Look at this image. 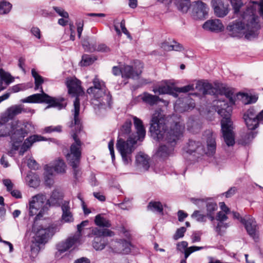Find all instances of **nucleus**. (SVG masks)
<instances>
[{"label": "nucleus", "mask_w": 263, "mask_h": 263, "mask_svg": "<svg viewBox=\"0 0 263 263\" xmlns=\"http://www.w3.org/2000/svg\"><path fill=\"white\" fill-rule=\"evenodd\" d=\"M59 231V228L53 224L49 226L34 225L33 227V231L34 233V240L39 245L45 243L56 232Z\"/></svg>", "instance_id": "9d476101"}, {"label": "nucleus", "mask_w": 263, "mask_h": 263, "mask_svg": "<svg viewBox=\"0 0 263 263\" xmlns=\"http://www.w3.org/2000/svg\"><path fill=\"white\" fill-rule=\"evenodd\" d=\"M53 166H50L46 165L45 167L44 179L47 185H51L53 184V181L52 179L53 175Z\"/></svg>", "instance_id": "e433bc0d"}, {"label": "nucleus", "mask_w": 263, "mask_h": 263, "mask_svg": "<svg viewBox=\"0 0 263 263\" xmlns=\"http://www.w3.org/2000/svg\"><path fill=\"white\" fill-rule=\"evenodd\" d=\"M47 198L43 194L33 196L29 200V214L31 216L36 215L35 219H39L47 210Z\"/></svg>", "instance_id": "1a4fd4ad"}, {"label": "nucleus", "mask_w": 263, "mask_h": 263, "mask_svg": "<svg viewBox=\"0 0 263 263\" xmlns=\"http://www.w3.org/2000/svg\"><path fill=\"white\" fill-rule=\"evenodd\" d=\"M31 32L32 35L35 36L37 39H41V31L40 29L38 27H32L31 29Z\"/></svg>", "instance_id": "680f3d73"}, {"label": "nucleus", "mask_w": 263, "mask_h": 263, "mask_svg": "<svg viewBox=\"0 0 263 263\" xmlns=\"http://www.w3.org/2000/svg\"><path fill=\"white\" fill-rule=\"evenodd\" d=\"M201 234L199 232H194L192 235L193 242H199L200 241Z\"/></svg>", "instance_id": "338daca9"}, {"label": "nucleus", "mask_w": 263, "mask_h": 263, "mask_svg": "<svg viewBox=\"0 0 263 263\" xmlns=\"http://www.w3.org/2000/svg\"><path fill=\"white\" fill-rule=\"evenodd\" d=\"M247 3V0H231V4L235 13L239 12L241 7Z\"/></svg>", "instance_id": "c03bdc74"}, {"label": "nucleus", "mask_w": 263, "mask_h": 263, "mask_svg": "<svg viewBox=\"0 0 263 263\" xmlns=\"http://www.w3.org/2000/svg\"><path fill=\"white\" fill-rule=\"evenodd\" d=\"M196 89L199 90L203 95L215 94L216 91L212 85L209 83H201L198 82L196 84Z\"/></svg>", "instance_id": "bb28decb"}, {"label": "nucleus", "mask_w": 263, "mask_h": 263, "mask_svg": "<svg viewBox=\"0 0 263 263\" xmlns=\"http://www.w3.org/2000/svg\"><path fill=\"white\" fill-rule=\"evenodd\" d=\"M205 135L207 137V151L203 153L209 156H212L216 152L215 135L211 130H208L205 132Z\"/></svg>", "instance_id": "dca6fc26"}, {"label": "nucleus", "mask_w": 263, "mask_h": 263, "mask_svg": "<svg viewBox=\"0 0 263 263\" xmlns=\"http://www.w3.org/2000/svg\"><path fill=\"white\" fill-rule=\"evenodd\" d=\"M186 152L190 154L197 152L199 154H202L204 152V150L202 144L200 142L190 140L188 143V148L186 149Z\"/></svg>", "instance_id": "a878e982"}, {"label": "nucleus", "mask_w": 263, "mask_h": 263, "mask_svg": "<svg viewBox=\"0 0 263 263\" xmlns=\"http://www.w3.org/2000/svg\"><path fill=\"white\" fill-rule=\"evenodd\" d=\"M149 158L147 155L142 153H139L136 156V162L138 167L143 168L144 171H147L149 167Z\"/></svg>", "instance_id": "b1692460"}, {"label": "nucleus", "mask_w": 263, "mask_h": 263, "mask_svg": "<svg viewBox=\"0 0 263 263\" xmlns=\"http://www.w3.org/2000/svg\"><path fill=\"white\" fill-rule=\"evenodd\" d=\"M83 22H79L77 23V32H78V36L79 38L81 37L82 32L83 31Z\"/></svg>", "instance_id": "69168bd1"}, {"label": "nucleus", "mask_w": 263, "mask_h": 263, "mask_svg": "<svg viewBox=\"0 0 263 263\" xmlns=\"http://www.w3.org/2000/svg\"><path fill=\"white\" fill-rule=\"evenodd\" d=\"M3 182L8 191L10 192L12 190L13 184L10 179H4Z\"/></svg>", "instance_id": "e2e57ef3"}, {"label": "nucleus", "mask_w": 263, "mask_h": 263, "mask_svg": "<svg viewBox=\"0 0 263 263\" xmlns=\"http://www.w3.org/2000/svg\"><path fill=\"white\" fill-rule=\"evenodd\" d=\"M53 8L60 16L64 18H68L69 17L68 12L65 11L63 8L59 7H53Z\"/></svg>", "instance_id": "8fccbe9b"}, {"label": "nucleus", "mask_w": 263, "mask_h": 263, "mask_svg": "<svg viewBox=\"0 0 263 263\" xmlns=\"http://www.w3.org/2000/svg\"><path fill=\"white\" fill-rule=\"evenodd\" d=\"M249 3H254L257 4L256 9L257 7H259V13L260 16L263 18V0H260L259 3L256 2H250Z\"/></svg>", "instance_id": "0e129e2a"}, {"label": "nucleus", "mask_w": 263, "mask_h": 263, "mask_svg": "<svg viewBox=\"0 0 263 263\" xmlns=\"http://www.w3.org/2000/svg\"><path fill=\"white\" fill-rule=\"evenodd\" d=\"M120 27H121L122 32L124 34H125V35H126L128 39H132V37L129 32H128V31L125 27V21L124 20H122L121 21V22H120Z\"/></svg>", "instance_id": "6e6d98bb"}, {"label": "nucleus", "mask_w": 263, "mask_h": 263, "mask_svg": "<svg viewBox=\"0 0 263 263\" xmlns=\"http://www.w3.org/2000/svg\"><path fill=\"white\" fill-rule=\"evenodd\" d=\"M191 201L196 204L199 208H202L206 205V202L209 200V199H200V198H191Z\"/></svg>", "instance_id": "de8ad7c7"}, {"label": "nucleus", "mask_w": 263, "mask_h": 263, "mask_svg": "<svg viewBox=\"0 0 263 263\" xmlns=\"http://www.w3.org/2000/svg\"><path fill=\"white\" fill-rule=\"evenodd\" d=\"M68 92L73 95L79 94L82 91L81 82L77 79H71L67 81Z\"/></svg>", "instance_id": "4be33fe9"}, {"label": "nucleus", "mask_w": 263, "mask_h": 263, "mask_svg": "<svg viewBox=\"0 0 263 263\" xmlns=\"http://www.w3.org/2000/svg\"><path fill=\"white\" fill-rule=\"evenodd\" d=\"M74 109L73 110V120L69 125L71 128V135L74 140L70 148V152L66 157L69 164L72 166L73 171V176L78 180L81 176V171L79 167L82 154V143L78 137V134L81 130L82 124L79 118L80 114V100L78 97L75 98L73 102Z\"/></svg>", "instance_id": "20e7f679"}, {"label": "nucleus", "mask_w": 263, "mask_h": 263, "mask_svg": "<svg viewBox=\"0 0 263 263\" xmlns=\"http://www.w3.org/2000/svg\"><path fill=\"white\" fill-rule=\"evenodd\" d=\"M23 112H26V111L22 105H12L8 108L1 115L2 119L5 122H8Z\"/></svg>", "instance_id": "f8f14e48"}, {"label": "nucleus", "mask_w": 263, "mask_h": 263, "mask_svg": "<svg viewBox=\"0 0 263 263\" xmlns=\"http://www.w3.org/2000/svg\"><path fill=\"white\" fill-rule=\"evenodd\" d=\"M205 206L207 217L209 218L211 221H213L215 219V212L218 209L216 203L209 199L206 202Z\"/></svg>", "instance_id": "c85d7f7f"}, {"label": "nucleus", "mask_w": 263, "mask_h": 263, "mask_svg": "<svg viewBox=\"0 0 263 263\" xmlns=\"http://www.w3.org/2000/svg\"><path fill=\"white\" fill-rule=\"evenodd\" d=\"M183 129L184 126L179 121H175L173 117L165 118L160 110H156L152 116L150 132L154 139L163 143L159 146L156 156L164 159L170 156Z\"/></svg>", "instance_id": "f257e3e1"}, {"label": "nucleus", "mask_w": 263, "mask_h": 263, "mask_svg": "<svg viewBox=\"0 0 263 263\" xmlns=\"http://www.w3.org/2000/svg\"><path fill=\"white\" fill-rule=\"evenodd\" d=\"M44 140H45L44 138L40 135H34L29 136L25 139L23 144L22 145L19 151V154L20 155H23L24 153L26 152L34 142Z\"/></svg>", "instance_id": "6ab92c4d"}, {"label": "nucleus", "mask_w": 263, "mask_h": 263, "mask_svg": "<svg viewBox=\"0 0 263 263\" xmlns=\"http://www.w3.org/2000/svg\"><path fill=\"white\" fill-rule=\"evenodd\" d=\"M93 86L87 90L88 95L93 98L92 104L99 107L108 105L110 106L111 96L106 87L105 83L96 77L92 81Z\"/></svg>", "instance_id": "6e6552de"}, {"label": "nucleus", "mask_w": 263, "mask_h": 263, "mask_svg": "<svg viewBox=\"0 0 263 263\" xmlns=\"http://www.w3.org/2000/svg\"><path fill=\"white\" fill-rule=\"evenodd\" d=\"M163 84L159 85V86L153 88V91L156 94L159 95L162 94H171L174 97H177V95L176 92H174L172 87L169 86L167 83L166 81L163 82Z\"/></svg>", "instance_id": "5701e85b"}, {"label": "nucleus", "mask_w": 263, "mask_h": 263, "mask_svg": "<svg viewBox=\"0 0 263 263\" xmlns=\"http://www.w3.org/2000/svg\"><path fill=\"white\" fill-rule=\"evenodd\" d=\"M143 66L140 64L138 69L134 70L133 67L125 65L122 67V77L125 79H136L139 77L142 72L141 69Z\"/></svg>", "instance_id": "f3484780"}, {"label": "nucleus", "mask_w": 263, "mask_h": 263, "mask_svg": "<svg viewBox=\"0 0 263 263\" xmlns=\"http://www.w3.org/2000/svg\"><path fill=\"white\" fill-rule=\"evenodd\" d=\"M192 217L195 218L197 221L205 222L206 220V214H203L200 211H195L192 215Z\"/></svg>", "instance_id": "49530a36"}, {"label": "nucleus", "mask_w": 263, "mask_h": 263, "mask_svg": "<svg viewBox=\"0 0 263 263\" xmlns=\"http://www.w3.org/2000/svg\"><path fill=\"white\" fill-rule=\"evenodd\" d=\"M203 249V247H196V246H192L186 249V250L185 251L184 255L185 258H187L189 255L192 253L193 252L197 251Z\"/></svg>", "instance_id": "3c124183"}, {"label": "nucleus", "mask_w": 263, "mask_h": 263, "mask_svg": "<svg viewBox=\"0 0 263 263\" xmlns=\"http://www.w3.org/2000/svg\"><path fill=\"white\" fill-rule=\"evenodd\" d=\"M259 123L263 124V110L258 114V118L250 120V125L248 123L246 124L249 129L254 130L258 127Z\"/></svg>", "instance_id": "c9c22d12"}, {"label": "nucleus", "mask_w": 263, "mask_h": 263, "mask_svg": "<svg viewBox=\"0 0 263 263\" xmlns=\"http://www.w3.org/2000/svg\"><path fill=\"white\" fill-rule=\"evenodd\" d=\"M61 209L62 211V221L66 223L73 222L74 219L70 211L69 202L65 201L61 205Z\"/></svg>", "instance_id": "412c9836"}, {"label": "nucleus", "mask_w": 263, "mask_h": 263, "mask_svg": "<svg viewBox=\"0 0 263 263\" xmlns=\"http://www.w3.org/2000/svg\"><path fill=\"white\" fill-rule=\"evenodd\" d=\"M258 117V114L256 115L255 110L253 108L249 109L243 115V119L246 123L249 125V122L251 119H253Z\"/></svg>", "instance_id": "37998d69"}, {"label": "nucleus", "mask_w": 263, "mask_h": 263, "mask_svg": "<svg viewBox=\"0 0 263 263\" xmlns=\"http://www.w3.org/2000/svg\"><path fill=\"white\" fill-rule=\"evenodd\" d=\"M8 122L3 121L0 118V137L9 136L12 145V149L9 154H12L13 151H17L23 142L24 138L34 130V126L30 122H25L16 120L11 123L10 126Z\"/></svg>", "instance_id": "39448f33"}, {"label": "nucleus", "mask_w": 263, "mask_h": 263, "mask_svg": "<svg viewBox=\"0 0 263 263\" xmlns=\"http://www.w3.org/2000/svg\"><path fill=\"white\" fill-rule=\"evenodd\" d=\"M188 243L185 241H182L177 244V249L181 253L185 252V251L187 249V248Z\"/></svg>", "instance_id": "5fc2aeb1"}, {"label": "nucleus", "mask_w": 263, "mask_h": 263, "mask_svg": "<svg viewBox=\"0 0 263 263\" xmlns=\"http://www.w3.org/2000/svg\"><path fill=\"white\" fill-rule=\"evenodd\" d=\"M80 235H76L72 237H70L66 239L65 241H61L57 245V250L60 251H63L64 253L72 246L77 244H80Z\"/></svg>", "instance_id": "ddd939ff"}, {"label": "nucleus", "mask_w": 263, "mask_h": 263, "mask_svg": "<svg viewBox=\"0 0 263 263\" xmlns=\"http://www.w3.org/2000/svg\"><path fill=\"white\" fill-rule=\"evenodd\" d=\"M175 4L178 10L182 13H186L191 6L190 0H176Z\"/></svg>", "instance_id": "72a5a7b5"}, {"label": "nucleus", "mask_w": 263, "mask_h": 263, "mask_svg": "<svg viewBox=\"0 0 263 263\" xmlns=\"http://www.w3.org/2000/svg\"><path fill=\"white\" fill-rule=\"evenodd\" d=\"M178 220L179 221H183L184 219L187 216V214L184 213L182 210H179L178 212Z\"/></svg>", "instance_id": "774afa93"}, {"label": "nucleus", "mask_w": 263, "mask_h": 263, "mask_svg": "<svg viewBox=\"0 0 263 263\" xmlns=\"http://www.w3.org/2000/svg\"><path fill=\"white\" fill-rule=\"evenodd\" d=\"M92 234L95 235V237H103L104 236H112L114 235V233L108 229H99L95 228L92 230Z\"/></svg>", "instance_id": "79ce46f5"}, {"label": "nucleus", "mask_w": 263, "mask_h": 263, "mask_svg": "<svg viewBox=\"0 0 263 263\" xmlns=\"http://www.w3.org/2000/svg\"><path fill=\"white\" fill-rule=\"evenodd\" d=\"M132 122L130 119H127L122 126L119 132V136H125L128 135L131 132Z\"/></svg>", "instance_id": "4c0bfd02"}, {"label": "nucleus", "mask_w": 263, "mask_h": 263, "mask_svg": "<svg viewBox=\"0 0 263 263\" xmlns=\"http://www.w3.org/2000/svg\"><path fill=\"white\" fill-rule=\"evenodd\" d=\"M219 94L220 98L213 101V105L217 113L222 117L221 130L224 141L227 146H232L235 141L234 126L230 118L232 105L235 104L236 100L241 101L244 104H248L256 102L257 98L244 93L235 95L231 90L226 88L220 90Z\"/></svg>", "instance_id": "f03ea898"}, {"label": "nucleus", "mask_w": 263, "mask_h": 263, "mask_svg": "<svg viewBox=\"0 0 263 263\" xmlns=\"http://www.w3.org/2000/svg\"><path fill=\"white\" fill-rule=\"evenodd\" d=\"M227 214H228L223 212L219 211L217 214L216 219L220 222L226 221L228 219V216H227Z\"/></svg>", "instance_id": "13d9d810"}, {"label": "nucleus", "mask_w": 263, "mask_h": 263, "mask_svg": "<svg viewBox=\"0 0 263 263\" xmlns=\"http://www.w3.org/2000/svg\"><path fill=\"white\" fill-rule=\"evenodd\" d=\"M12 7L11 4L7 2H1L0 3V14L8 13Z\"/></svg>", "instance_id": "a18cd8bd"}, {"label": "nucleus", "mask_w": 263, "mask_h": 263, "mask_svg": "<svg viewBox=\"0 0 263 263\" xmlns=\"http://www.w3.org/2000/svg\"><path fill=\"white\" fill-rule=\"evenodd\" d=\"M28 166L31 169L36 170L38 168V164L36 161L33 159H29L27 163Z\"/></svg>", "instance_id": "bf43d9fd"}, {"label": "nucleus", "mask_w": 263, "mask_h": 263, "mask_svg": "<svg viewBox=\"0 0 263 263\" xmlns=\"http://www.w3.org/2000/svg\"><path fill=\"white\" fill-rule=\"evenodd\" d=\"M202 28L207 31L219 32L224 30V26L219 19H212L206 21L202 25Z\"/></svg>", "instance_id": "4468645a"}, {"label": "nucleus", "mask_w": 263, "mask_h": 263, "mask_svg": "<svg viewBox=\"0 0 263 263\" xmlns=\"http://www.w3.org/2000/svg\"><path fill=\"white\" fill-rule=\"evenodd\" d=\"M53 167L57 173H64L66 171V165L62 159L58 158L54 161Z\"/></svg>", "instance_id": "a19ab883"}, {"label": "nucleus", "mask_w": 263, "mask_h": 263, "mask_svg": "<svg viewBox=\"0 0 263 263\" xmlns=\"http://www.w3.org/2000/svg\"><path fill=\"white\" fill-rule=\"evenodd\" d=\"M215 14L218 17H223L229 13V5L219 2L213 6Z\"/></svg>", "instance_id": "393cba45"}, {"label": "nucleus", "mask_w": 263, "mask_h": 263, "mask_svg": "<svg viewBox=\"0 0 263 263\" xmlns=\"http://www.w3.org/2000/svg\"><path fill=\"white\" fill-rule=\"evenodd\" d=\"M31 74L34 79L35 90H40L41 93H35L21 100L23 103H46L49 105L46 107H57L58 109L65 108L67 102L62 97H51L45 93L43 91L42 85L44 83V79L41 76L35 69L31 70Z\"/></svg>", "instance_id": "0eeeda50"}, {"label": "nucleus", "mask_w": 263, "mask_h": 263, "mask_svg": "<svg viewBox=\"0 0 263 263\" xmlns=\"http://www.w3.org/2000/svg\"><path fill=\"white\" fill-rule=\"evenodd\" d=\"M161 47L165 51H180L182 49V46L175 41L163 42Z\"/></svg>", "instance_id": "7c9ffc66"}, {"label": "nucleus", "mask_w": 263, "mask_h": 263, "mask_svg": "<svg viewBox=\"0 0 263 263\" xmlns=\"http://www.w3.org/2000/svg\"><path fill=\"white\" fill-rule=\"evenodd\" d=\"M256 4L249 3L241 17L230 23L227 27L229 34L238 37L245 34L248 39L256 37L260 28L258 16L256 14Z\"/></svg>", "instance_id": "7ed1b4c3"}, {"label": "nucleus", "mask_w": 263, "mask_h": 263, "mask_svg": "<svg viewBox=\"0 0 263 263\" xmlns=\"http://www.w3.org/2000/svg\"><path fill=\"white\" fill-rule=\"evenodd\" d=\"M147 210L153 212L162 213L163 212V205L159 201H151L149 202Z\"/></svg>", "instance_id": "58836bf2"}, {"label": "nucleus", "mask_w": 263, "mask_h": 263, "mask_svg": "<svg viewBox=\"0 0 263 263\" xmlns=\"http://www.w3.org/2000/svg\"><path fill=\"white\" fill-rule=\"evenodd\" d=\"M95 223L101 228H110L111 226L110 220L105 218L102 214H98L96 216Z\"/></svg>", "instance_id": "473e14b6"}, {"label": "nucleus", "mask_w": 263, "mask_h": 263, "mask_svg": "<svg viewBox=\"0 0 263 263\" xmlns=\"http://www.w3.org/2000/svg\"><path fill=\"white\" fill-rule=\"evenodd\" d=\"M107 244V240L103 237H95L92 243L93 247L96 250H103Z\"/></svg>", "instance_id": "f704fd0d"}, {"label": "nucleus", "mask_w": 263, "mask_h": 263, "mask_svg": "<svg viewBox=\"0 0 263 263\" xmlns=\"http://www.w3.org/2000/svg\"><path fill=\"white\" fill-rule=\"evenodd\" d=\"M135 134H133L126 141L121 138L117 140V149L121 155L124 164L127 165L132 162V155L134 151V146L138 141H142L146 134L142 121L136 116H132Z\"/></svg>", "instance_id": "423d86ee"}, {"label": "nucleus", "mask_w": 263, "mask_h": 263, "mask_svg": "<svg viewBox=\"0 0 263 263\" xmlns=\"http://www.w3.org/2000/svg\"><path fill=\"white\" fill-rule=\"evenodd\" d=\"M195 106V103L192 100L185 98L182 102L180 99L177 100L174 104V109L177 111L183 112L194 108Z\"/></svg>", "instance_id": "aec40b11"}, {"label": "nucleus", "mask_w": 263, "mask_h": 263, "mask_svg": "<svg viewBox=\"0 0 263 263\" xmlns=\"http://www.w3.org/2000/svg\"><path fill=\"white\" fill-rule=\"evenodd\" d=\"M241 223L245 227L248 234L254 238L256 231V222L253 217L246 215L243 218H241Z\"/></svg>", "instance_id": "2eb2a0df"}, {"label": "nucleus", "mask_w": 263, "mask_h": 263, "mask_svg": "<svg viewBox=\"0 0 263 263\" xmlns=\"http://www.w3.org/2000/svg\"><path fill=\"white\" fill-rule=\"evenodd\" d=\"M25 180L30 187L35 188L39 185L40 180L37 175L32 172L28 173Z\"/></svg>", "instance_id": "c756f323"}, {"label": "nucleus", "mask_w": 263, "mask_h": 263, "mask_svg": "<svg viewBox=\"0 0 263 263\" xmlns=\"http://www.w3.org/2000/svg\"><path fill=\"white\" fill-rule=\"evenodd\" d=\"M26 89V87L23 84L14 85L11 88V91L13 92H17L20 91L24 90Z\"/></svg>", "instance_id": "4d7b16f0"}, {"label": "nucleus", "mask_w": 263, "mask_h": 263, "mask_svg": "<svg viewBox=\"0 0 263 263\" xmlns=\"http://www.w3.org/2000/svg\"><path fill=\"white\" fill-rule=\"evenodd\" d=\"M91 57L89 55H84L82 57L81 64L83 66H88L91 64L94 60L91 58Z\"/></svg>", "instance_id": "864d4df0"}, {"label": "nucleus", "mask_w": 263, "mask_h": 263, "mask_svg": "<svg viewBox=\"0 0 263 263\" xmlns=\"http://www.w3.org/2000/svg\"><path fill=\"white\" fill-rule=\"evenodd\" d=\"M62 194L57 190H54L49 199H47L48 206H59L62 198Z\"/></svg>", "instance_id": "cd10ccee"}, {"label": "nucleus", "mask_w": 263, "mask_h": 263, "mask_svg": "<svg viewBox=\"0 0 263 263\" xmlns=\"http://www.w3.org/2000/svg\"><path fill=\"white\" fill-rule=\"evenodd\" d=\"M192 15L194 19L202 20L208 15L209 8L206 4L201 1H198L192 4Z\"/></svg>", "instance_id": "9b49d317"}, {"label": "nucleus", "mask_w": 263, "mask_h": 263, "mask_svg": "<svg viewBox=\"0 0 263 263\" xmlns=\"http://www.w3.org/2000/svg\"><path fill=\"white\" fill-rule=\"evenodd\" d=\"M141 99L143 102L151 106L157 104L158 101H161L159 97L151 95L148 92L143 93L141 96Z\"/></svg>", "instance_id": "2f4dec72"}, {"label": "nucleus", "mask_w": 263, "mask_h": 263, "mask_svg": "<svg viewBox=\"0 0 263 263\" xmlns=\"http://www.w3.org/2000/svg\"><path fill=\"white\" fill-rule=\"evenodd\" d=\"M194 89L193 84H190L182 87H176L175 90L176 92H187L190 90Z\"/></svg>", "instance_id": "603ef678"}, {"label": "nucleus", "mask_w": 263, "mask_h": 263, "mask_svg": "<svg viewBox=\"0 0 263 263\" xmlns=\"http://www.w3.org/2000/svg\"><path fill=\"white\" fill-rule=\"evenodd\" d=\"M114 140H111L109 142L108 145L112 161H114L115 158V152L114 149Z\"/></svg>", "instance_id": "052dcab7"}, {"label": "nucleus", "mask_w": 263, "mask_h": 263, "mask_svg": "<svg viewBox=\"0 0 263 263\" xmlns=\"http://www.w3.org/2000/svg\"><path fill=\"white\" fill-rule=\"evenodd\" d=\"M112 246L114 247V251L118 253L128 254L130 251L132 246L128 241L121 239L112 242Z\"/></svg>", "instance_id": "a211bd4d"}, {"label": "nucleus", "mask_w": 263, "mask_h": 263, "mask_svg": "<svg viewBox=\"0 0 263 263\" xmlns=\"http://www.w3.org/2000/svg\"><path fill=\"white\" fill-rule=\"evenodd\" d=\"M186 230V228L183 227L178 229L173 236L174 239L177 240L179 238H182L184 236Z\"/></svg>", "instance_id": "09e8293b"}, {"label": "nucleus", "mask_w": 263, "mask_h": 263, "mask_svg": "<svg viewBox=\"0 0 263 263\" xmlns=\"http://www.w3.org/2000/svg\"><path fill=\"white\" fill-rule=\"evenodd\" d=\"M0 79L2 82L3 81L7 85H9L14 81V78L10 73L5 71L2 68H0Z\"/></svg>", "instance_id": "ea45409f"}]
</instances>
